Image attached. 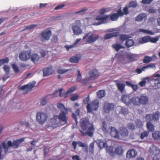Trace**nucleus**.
Here are the masks:
<instances>
[{
    "label": "nucleus",
    "instance_id": "412c9836",
    "mask_svg": "<svg viewBox=\"0 0 160 160\" xmlns=\"http://www.w3.org/2000/svg\"><path fill=\"white\" fill-rule=\"evenodd\" d=\"M115 82H116V85L118 89L121 92H123L125 88V85L123 83L120 82L118 80H116Z\"/></svg>",
    "mask_w": 160,
    "mask_h": 160
},
{
    "label": "nucleus",
    "instance_id": "f257e3e1",
    "mask_svg": "<svg viewBox=\"0 0 160 160\" xmlns=\"http://www.w3.org/2000/svg\"><path fill=\"white\" fill-rule=\"evenodd\" d=\"M58 108L60 112L57 116L59 122L56 119H52L50 125H47L46 128L48 131L50 129L52 130L58 126H62L68 123V117L67 115L68 110L66 108L64 104L61 103H57Z\"/></svg>",
    "mask_w": 160,
    "mask_h": 160
},
{
    "label": "nucleus",
    "instance_id": "37998d69",
    "mask_svg": "<svg viewBox=\"0 0 160 160\" xmlns=\"http://www.w3.org/2000/svg\"><path fill=\"white\" fill-rule=\"evenodd\" d=\"M130 37L128 35L126 34H121L119 35V38L121 41L123 42L125 40L126 41L128 38H129Z\"/></svg>",
    "mask_w": 160,
    "mask_h": 160
},
{
    "label": "nucleus",
    "instance_id": "58836bf2",
    "mask_svg": "<svg viewBox=\"0 0 160 160\" xmlns=\"http://www.w3.org/2000/svg\"><path fill=\"white\" fill-rule=\"evenodd\" d=\"M160 38V35L157 36L155 38H152L149 36V42L153 43H156L158 41Z\"/></svg>",
    "mask_w": 160,
    "mask_h": 160
},
{
    "label": "nucleus",
    "instance_id": "8fccbe9b",
    "mask_svg": "<svg viewBox=\"0 0 160 160\" xmlns=\"http://www.w3.org/2000/svg\"><path fill=\"white\" fill-rule=\"evenodd\" d=\"M91 81H92V80L91 78H89V77L83 79L81 81V83L82 85H85Z\"/></svg>",
    "mask_w": 160,
    "mask_h": 160
},
{
    "label": "nucleus",
    "instance_id": "680f3d73",
    "mask_svg": "<svg viewBox=\"0 0 160 160\" xmlns=\"http://www.w3.org/2000/svg\"><path fill=\"white\" fill-rule=\"evenodd\" d=\"M78 74L77 76L76 80L77 82H80L82 79V75L79 70H78Z\"/></svg>",
    "mask_w": 160,
    "mask_h": 160
},
{
    "label": "nucleus",
    "instance_id": "6ab92c4d",
    "mask_svg": "<svg viewBox=\"0 0 160 160\" xmlns=\"http://www.w3.org/2000/svg\"><path fill=\"white\" fill-rule=\"evenodd\" d=\"M121 99L123 102L127 105L131 103V98L130 96L126 94H123L122 96Z\"/></svg>",
    "mask_w": 160,
    "mask_h": 160
},
{
    "label": "nucleus",
    "instance_id": "052dcab7",
    "mask_svg": "<svg viewBox=\"0 0 160 160\" xmlns=\"http://www.w3.org/2000/svg\"><path fill=\"white\" fill-rule=\"evenodd\" d=\"M146 121H148L149 122L152 120V116L151 114H148L146 115Z\"/></svg>",
    "mask_w": 160,
    "mask_h": 160
},
{
    "label": "nucleus",
    "instance_id": "49530a36",
    "mask_svg": "<svg viewBox=\"0 0 160 160\" xmlns=\"http://www.w3.org/2000/svg\"><path fill=\"white\" fill-rule=\"evenodd\" d=\"M62 88H60L59 90H58L59 92V95L61 97H63L64 98H66L68 97V96L69 93H67V91L66 92H64L62 93Z\"/></svg>",
    "mask_w": 160,
    "mask_h": 160
},
{
    "label": "nucleus",
    "instance_id": "423d86ee",
    "mask_svg": "<svg viewBox=\"0 0 160 160\" xmlns=\"http://www.w3.org/2000/svg\"><path fill=\"white\" fill-rule=\"evenodd\" d=\"M58 91L56 90L53 93L48 94L46 97L42 98L40 100L41 104L42 106L45 105L47 102L48 100L54 98L58 96Z\"/></svg>",
    "mask_w": 160,
    "mask_h": 160
},
{
    "label": "nucleus",
    "instance_id": "c85d7f7f",
    "mask_svg": "<svg viewBox=\"0 0 160 160\" xmlns=\"http://www.w3.org/2000/svg\"><path fill=\"white\" fill-rule=\"evenodd\" d=\"M132 103L134 106H138L140 105L139 98L138 97H134L131 100V103Z\"/></svg>",
    "mask_w": 160,
    "mask_h": 160
},
{
    "label": "nucleus",
    "instance_id": "0eeeda50",
    "mask_svg": "<svg viewBox=\"0 0 160 160\" xmlns=\"http://www.w3.org/2000/svg\"><path fill=\"white\" fill-rule=\"evenodd\" d=\"M149 151L150 154L155 155L152 158V160H159V155L160 153V150L157 147L152 146L150 147L149 149Z\"/></svg>",
    "mask_w": 160,
    "mask_h": 160
},
{
    "label": "nucleus",
    "instance_id": "393cba45",
    "mask_svg": "<svg viewBox=\"0 0 160 160\" xmlns=\"http://www.w3.org/2000/svg\"><path fill=\"white\" fill-rule=\"evenodd\" d=\"M97 143L98 144V147L100 149L107 147V144L105 141L98 140L97 141Z\"/></svg>",
    "mask_w": 160,
    "mask_h": 160
},
{
    "label": "nucleus",
    "instance_id": "7c9ffc66",
    "mask_svg": "<svg viewBox=\"0 0 160 160\" xmlns=\"http://www.w3.org/2000/svg\"><path fill=\"white\" fill-rule=\"evenodd\" d=\"M149 42V36H145L139 38V42L141 44H143Z\"/></svg>",
    "mask_w": 160,
    "mask_h": 160
},
{
    "label": "nucleus",
    "instance_id": "f03ea898",
    "mask_svg": "<svg viewBox=\"0 0 160 160\" xmlns=\"http://www.w3.org/2000/svg\"><path fill=\"white\" fill-rule=\"evenodd\" d=\"M80 133L83 136H88L90 137L93 136L95 132V127L92 123H90L88 118H85L81 119L80 123Z\"/></svg>",
    "mask_w": 160,
    "mask_h": 160
},
{
    "label": "nucleus",
    "instance_id": "f3484780",
    "mask_svg": "<svg viewBox=\"0 0 160 160\" xmlns=\"http://www.w3.org/2000/svg\"><path fill=\"white\" fill-rule=\"evenodd\" d=\"M110 134L115 138L119 139L120 136V132L115 128L111 127L110 128Z\"/></svg>",
    "mask_w": 160,
    "mask_h": 160
},
{
    "label": "nucleus",
    "instance_id": "72a5a7b5",
    "mask_svg": "<svg viewBox=\"0 0 160 160\" xmlns=\"http://www.w3.org/2000/svg\"><path fill=\"white\" fill-rule=\"evenodd\" d=\"M94 142H92L91 143L88 149V152L89 154L90 155H94Z\"/></svg>",
    "mask_w": 160,
    "mask_h": 160
},
{
    "label": "nucleus",
    "instance_id": "603ef678",
    "mask_svg": "<svg viewBox=\"0 0 160 160\" xmlns=\"http://www.w3.org/2000/svg\"><path fill=\"white\" fill-rule=\"evenodd\" d=\"M102 130L104 132H107L108 130L107 128V124L105 121H103L102 122Z\"/></svg>",
    "mask_w": 160,
    "mask_h": 160
},
{
    "label": "nucleus",
    "instance_id": "9b49d317",
    "mask_svg": "<svg viewBox=\"0 0 160 160\" xmlns=\"http://www.w3.org/2000/svg\"><path fill=\"white\" fill-rule=\"evenodd\" d=\"M35 84V83H29L27 84L22 86H21L19 89L20 90H25L24 91L23 93L24 94H26L28 93L29 91H30L31 89L34 87Z\"/></svg>",
    "mask_w": 160,
    "mask_h": 160
},
{
    "label": "nucleus",
    "instance_id": "dca6fc26",
    "mask_svg": "<svg viewBox=\"0 0 160 160\" xmlns=\"http://www.w3.org/2000/svg\"><path fill=\"white\" fill-rule=\"evenodd\" d=\"M109 17V15H106L104 17H102L100 15L97 16L96 18V20L100 21L98 22L97 25H99L106 22L108 20Z\"/></svg>",
    "mask_w": 160,
    "mask_h": 160
},
{
    "label": "nucleus",
    "instance_id": "9d476101",
    "mask_svg": "<svg viewBox=\"0 0 160 160\" xmlns=\"http://www.w3.org/2000/svg\"><path fill=\"white\" fill-rule=\"evenodd\" d=\"M115 105L113 103H109L107 102L104 103L103 110L107 113H109L111 111L114 110Z\"/></svg>",
    "mask_w": 160,
    "mask_h": 160
},
{
    "label": "nucleus",
    "instance_id": "6e6552de",
    "mask_svg": "<svg viewBox=\"0 0 160 160\" xmlns=\"http://www.w3.org/2000/svg\"><path fill=\"white\" fill-rule=\"evenodd\" d=\"M52 34L51 31L49 28H47L44 30L41 33L42 41L44 42L49 40Z\"/></svg>",
    "mask_w": 160,
    "mask_h": 160
},
{
    "label": "nucleus",
    "instance_id": "b1692460",
    "mask_svg": "<svg viewBox=\"0 0 160 160\" xmlns=\"http://www.w3.org/2000/svg\"><path fill=\"white\" fill-rule=\"evenodd\" d=\"M140 104H146L148 102V98L147 97L141 96L139 98Z\"/></svg>",
    "mask_w": 160,
    "mask_h": 160
},
{
    "label": "nucleus",
    "instance_id": "2f4dec72",
    "mask_svg": "<svg viewBox=\"0 0 160 160\" xmlns=\"http://www.w3.org/2000/svg\"><path fill=\"white\" fill-rule=\"evenodd\" d=\"M146 15L145 13H142L136 17L135 19L136 21L142 22L146 18Z\"/></svg>",
    "mask_w": 160,
    "mask_h": 160
},
{
    "label": "nucleus",
    "instance_id": "3c124183",
    "mask_svg": "<svg viewBox=\"0 0 160 160\" xmlns=\"http://www.w3.org/2000/svg\"><path fill=\"white\" fill-rule=\"evenodd\" d=\"M12 68L15 73H17L20 72V70L18 66L15 64L12 65Z\"/></svg>",
    "mask_w": 160,
    "mask_h": 160
},
{
    "label": "nucleus",
    "instance_id": "a18cd8bd",
    "mask_svg": "<svg viewBox=\"0 0 160 160\" xmlns=\"http://www.w3.org/2000/svg\"><path fill=\"white\" fill-rule=\"evenodd\" d=\"M38 26L36 24H32L30 25L26 26L25 28L21 30V31H24L27 30H31Z\"/></svg>",
    "mask_w": 160,
    "mask_h": 160
},
{
    "label": "nucleus",
    "instance_id": "7ed1b4c3",
    "mask_svg": "<svg viewBox=\"0 0 160 160\" xmlns=\"http://www.w3.org/2000/svg\"><path fill=\"white\" fill-rule=\"evenodd\" d=\"M24 140V138H21L13 140L12 142L11 141H8L7 143V145L5 141L3 142L2 143V145L5 153V155L8 153L9 147H12L14 148H17L19 147L20 144Z\"/></svg>",
    "mask_w": 160,
    "mask_h": 160
},
{
    "label": "nucleus",
    "instance_id": "864d4df0",
    "mask_svg": "<svg viewBox=\"0 0 160 160\" xmlns=\"http://www.w3.org/2000/svg\"><path fill=\"white\" fill-rule=\"evenodd\" d=\"M140 31L144 33H146L151 35H153L154 34V32H153L150 31L143 29H140Z\"/></svg>",
    "mask_w": 160,
    "mask_h": 160
},
{
    "label": "nucleus",
    "instance_id": "a19ab883",
    "mask_svg": "<svg viewBox=\"0 0 160 160\" xmlns=\"http://www.w3.org/2000/svg\"><path fill=\"white\" fill-rule=\"evenodd\" d=\"M152 136L155 139L159 140L160 139V132L156 131L152 133Z\"/></svg>",
    "mask_w": 160,
    "mask_h": 160
},
{
    "label": "nucleus",
    "instance_id": "a878e982",
    "mask_svg": "<svg viewBox=\"0 0 160 160\" xmlns=\"http://www.w3.org/2000/svg\"><path fill=\"white\" fill-rule=\"evenodd\" d=\"M134 43V42L132 39L128 38L126 40L125 43V45L127 48H129L132 46Z\"/></svg>",
    "mask_w": 160,
    "mask_h": 160
},
{
    "label": "nucleus",
    "instance_id": "5701e85b",
    "mask_svg": "<svg viewBox=\"0 0 160 160\" xmlns=\"http://www.w3.org/2000/svg\"><path fill=\"white\" fill-rule=\"evenodd\" d=\"M154 83L152 88L153 89H157L160 88V78H158L153 80Z\"/></svg>",
    "mask_w": 160,
    "mask_h": 160
},
{
    "label": "nucleus",
    "instance_id": "473e14b6",
    "mask_svg": "<svg viewBox=\"0 0 160 160\" xmlns=\"http://www.w3.org/2000/svg\"><path fill=\"white\" fill-rule=\"evenodd\" d=\"M146 127L149 132H153L154 131V126L151 122H148L147 123Z\"/></svg>",
    "mask_w": 160,
    "mask_h": 160
},
{
    "label": "nucleus",
    "instance_id": "ddd939ff",
    "mask_svg": "<svg viewBox=\"0 0 160 160\" xmlns=\"http://www.w3.org/2000/svg\"><path fill=\"white\" fill-rule=\"evenodd\" d=\"M89 78L92 80L97 79L100 76L98 71L96 68L91 70L88 72Z\"/></svg>",
    "mask_w": 160,
    "mask_h": 160
},
{
    "label": "nucleus",
    "instance_id": "f704fd0d",
    "mask_svg": "<svg viewBox=\"0 0 160 160\" xmlns=\"http://www.w3.org/2000/svg\"><path fill=\"white\" fill-rule=\"evenodd\" d=\"M97 94L98 97L99 99H101L105 96L106 92L104 90H99L97 92Z\"/></svg>",
    "mask_w": 160,
    "mask_h": 160
},
{
    "label": "nucleus",
    "instance_id": "e2e57ef3",
    "mask_svg": "<svg viewBox=\"0 0 160 160\" xmlns=\"http://www.w3.org/2000/svg\"><path fill=\"white\" fill-rule=\"evenodd\" d=\"M137 5V4L136 2L132 1L129 4V6L131 7H136Z\"/></svg>",
    "mask_w": 160,
    "mask_h": 160
},
{
    "label": "nucleus",
    "instance_id": "bf43d9fd",
    "mask_svg": "<svg viewBox=\"0 0 160 160\" xmlns=\"http://www.w3.org/2000/svg\"><path fill=\"white\" fill-rule=\"evenodd\" d=\"M3 68L4 71L6 72V74L8 75L10 71L9 67L7 65H4L3 66Z\"/></svg>",
    "mask_w": 160,
    "mask_h": 160
},
{
    "label": "nucleus",
    "instance_id": "de8ad7c7",
    "mask_svg": "<svg viewBox=\"0 0 160 160\" xmlns=\"http://www.w3.org/2000/svg\"><path fill=\"white\" fill-rule=\"evenodd\" d=\"M159 113L158 112H156L152 115V120H154L155 121H158L159 119Z\"/></svg>",
    "mask_w": 160,
    "mask_h": 160
},
{
    "label": "nucleus",
    "instance_id": "6e6d98bb",
    "mask_svg": "<svg viewBox=\"0 0 160 160\" xmlns=\"http://www.w3.org/2000/svg\"><path fill=\"white\" fill-rule=\"evenodd\" d=\"M135 123L138 128H141L143 125L142 122L139 119H137L135 121Z\"/></svg>",
    "mask_w": 160,
    "mask_h": 160
},
{
    "label": "nucleus",
    "instance_id": "20e7f679",
    "mask_svg": "<svg viewBox=\"0 0 160 160\" xmlns=\"http://www.w3.org/2000/svg\"><path fill=\"white\" fill-rule=\"evenodd\" d=\"M99 102L98 100L92 101L88 103L86 107L88 113H90L97 111L99 107Z\"/></svg>",
    "mask_w": 160,
    "mask_h": 160
},
{
    "label": "nucleus",
    "instance_id": "2eb2a0df",
    "mask_svg": "<svg viewBox=\"0 0 160 160\" xmlns=\"http://www.w3.org/2000/svg\"><path fill=\"white\" fill-rule=\"evenodd\" d=\"M43 75L44 77L48 76L54 73L51 66L45 68L43 69Z\"/></svg>",
    "mask_w": 160,
    "mask_h": 160
},
{
    "label": "nucleus",
    "instance_id": "5fc2aeb1",
    "mask_svg": "<svg viewBox=\"0 0 160 160\" xmlns=\"http://www.w3.org/2000/svg\"><path fill=\"white\" fill-rule=\"evenodd\" d=\"M57 71L58 73L62 74L68 71H69V69H61V68H58L57 70Z\"/></svg>",
    "mask_w": 160,
    "mask_h": 160
},
{
    "label": "nucleus",
    "instance_id": "4468645a",
    "mask_svg": "<svg viewBox=\"0 0 160 160\" xmlns=\"http://www.w3.org/2000/svg\"><path fill=\"white\" fill-rule=\"evenodd\" d=\"M124 150L122 146H118L116 148L114 152L113 151H111L109 152V154L111 156H112L114 155L115 153L119 155H121L122 154Z\"/></svg>",
    "mask_w": 160,
    "mask_h": 160
},
{
    "label": "nucleus",
    "instance_id": "1a4fd4ad",
    "mask_svg": "<svg viewBox=\"0 0 160 160\" xmlns=\"http://www.w3.org/2000/svg\"><path fill=\"white\" fill-rule=\"evenodd\" d=\"M31 52L28 51H23L19 54V57L20 60L27 61L30 58Z\"/></svg>",
    "mask_w": 160,
    "mask_h": 160
},
{
    "label": "nucleus",
    "instance_id": "0e129e2a",
    "mask_svg": "<svg viewBox=\"0 0 160 160\" xmlns=\"http://www.w3.org/2000/svg\"><path fill=\"white\" fill-rule=\"evenodd\" d=\"M120 112L124 115L127 114L128 113V109L124 108H122Z\"/></svg>",
    "mask_w": 160,
    "mask_h": 160
},
{
    "label": "nucleus",
    "instance_id": "13d9d810",
    "mask_svg": "<svg viewBox=\"0 0 160 160\" xmlns=\"http://www.w3.org/2000/svg\"><path fill=\"white\" fill-rule=\"evenodd\" d=\"M127 128L129 130H133L135 129L134 125L132 123H129L127 125Z\"/></svg>",
    "mask_w": 160,
    "mask_h": 160
},
{
    "label": "nucleus",
    "instance_id": "338daca9",
    "mask_svg": "<svg viewBox=\"0 0 160 160\" xmlns=\"http://www.w3.org/2000/svg\"><path fill=\"white\" fill-rule=\"evenodd\" d=\"M76 88H77L76 87H71L67 91V93H68L69 94H71L75 91L76 90Z\"/></svg>",
    "mask_w": 160,
    "mask_h": 160
},
{
    "label": "nucleus",
    "instance_id": "c9c22d12",
    "mask_svg": "<svg viewBox=\"0 0 160 160\" xmlns=\"http://www.w3.org/2000/svg\"><path fill=\"white\" fill-rule=\"evenodd\" d=\"M120 134L123 137H127L128 134V132L126 128H122L120 129Z\"/></svg>",
    "mask_w": 160,
    "mask_h": 160
},
{
    "label": "nucleus",
    "instance_id": "4be33fe9",
    "mask_svg": "<svg viewBox=\"0 0 160 160\" xmlns=\"http://www.w3.org/2000/svg\"><path fill=\"white\" fill-rule=\"evenodd\" d=\"M137 154V152L134 149L128 151L127 153V157L128 158L135 157Z\"/></svg>",
    "mask_w": 160,
    "mask_h": 160
},
{
    "label": "nucleus",
    "instance_id": "79ce46f5",
    "mask_svg": "<svg viewBox=\"0 0 160 160\" xmlns=\"http://www.w3.org/2000/svg\"><path fill=\"white\" fill-rule=\"evenodd\" d=\"M109 18L112 21H116L118 18V14L116 13H114L112 14L109 15Z\"/></svg>",
    "mask_w": 160,
    "mask_h": 160
},
{
    "label": "nucleus",
    "instance_id": "69168bd1",
    "mask_svg": "<svg viewBox=\"0 0 160 160\" xmlns=\"http://www.w3.org/2000/svg\"><path fill=\"white\" fill-rule=\"evenodd\" d=\"M148 79V78H145L142 81H141L139 83V84L140 86L142 87H143L144 86H145V85L146 84V80Z\"/></svg>",
    "mask_w": 160,
    "mask_h": 160
},
{
    "label": "nucleus",
    "instance_id": "4d7b16f0",
    "mask_svg": "<svg viewBox=\"0 0 160 160\" xmlns=\"http://www.w3.org/2000/svg\"><path fill=\"white\" fill-rule=\"evenodd\" d=\"M58 41V38L57 35H53L51 39V41L52 43H55L57 42Z\"/></svg>",
    "mask_w": 160,
    "mask_h": 160
},
{
    "label": "nucleus",
    "instance_id": "bb28decb",
    "mask_svg": "<svg viewBox=\"0 0 160 160\" xmlns=\"http://www.w3.org/2000/svg\"><path fill=\"white\" fill-rule=\"evenodd\" d=\"M31 60L34 63H35L38 62L40 59L39 56L36 53H34L31 54L30 57Z\"/></svg>",
    "mask_w": 160,
    "mask_h": 160
},
{
    "label": "nucleus",
    "instance_id": "e433bc0d",
    "mask_svg": "<svg viewBox=\"0 0 160 160\" xmlns=\"http://www.w3.org/2000/svg\"><path fill=\"white\" fill-rule=\"evenodd\" d=\"M112 48L115 49L116 51H118L121 48H124L125 47L120 44H114L112 45Z\"/></svg>",
    "mask_w": 160,
    "mask_h": 160
},
{
    "label": "nucleus",
    "instance_id": "4c0bfd02",
    "mask_svg": "<svg viewBox=\"0 0 160 160\" xmlns=\"http://www.w3.org/2000/svg\"><path fill=\"white\" fill-rule=\"evenodd\" d=\"M78 144L80 147L82 148L86 147L85 152L86 153H88V146L87 144H85L80 141H78Z\"/></svg>",
    "mask_w": 160,
    "mask_h": 160
},
{
    "label": "nucleus",
    "instance_id": "cd10ccee",
    "mask_svg": "<svg viewBox=\"0 0 160 160\" xmlns=\"http://www.w3.org/2000/svg\"><path fill=\"white\" fill-rule=\"evenodd\" d=\"M119 34V33L117 32L107 34L105 35L104 38L106 39H109L112 37H117L118 36Z\"/></svg>",
    "mask_w": 160,
    "mask_h": 160
},
{
    "label": "nucleus",
    "instance_id": "f8f14e48",
    "mask_svg": "<svg viewBox=\"0 0 160 160\" xmlns=\"http://www.w3.org/2000/svg\"><path fill=\"white\" fill-rule=\"evenodd\" d=\"M99 38L98 35L94 33H90L87 38L86 42L87 43H93L97 40Z\"/></svg>",
    "mask_w": 160,
    "mask_h": 160
},
{
    "label": "nucleus",
    "instance_id": "c03bdc74",
    "mask_svg": "<svg viewBox=\"0 0 160 160\" xmlns=\"http://www.w3.org/2000/svg\"><path fill=\"white\" fill-rule=\"evenodd\" d=\"M152 60V57L145 56L143 60V62L145 63H148L151 62Z\"/></svg>",
    "mask_w": 160,
    "mask_h": 160
},
{
    "label": "nucleus",
    "instance_id": "ea45409f",
    "mask_svg": "<svg viewBox=\"0 0 160 160\" xmlns=\"http://www.w3.org/2000/svg\"><path fill=\"white\" fill-rule=\"evenodd\" d=\"M149 134V131H144L142 132L140 135V138L142 139H143L145 138H147Z\"/></svg>",
    "mask_w": 160,
    "mask_h": 160
},
{
    "label": "nucleus",
    "instance_id": "09e8293b",
    "mask_svg": "<svg viewBox=\"0 0 160 160\" xmlns=\"http://www.w3.org/2000/svg\"><path fill=\"white\" fill-rule=\"evenodd\" d=\"M88 10V9L86 7H84L82 8L81 10L78 11L76 12H74L75 14H84L85 12L87 11Z\"/></svg>",
    "mask_w": 160,
    "mask_h": 160
},
{
    "label": "nucleus",
    "instance_id": "39448f33",
    "mask_svg": "<svg viewBox=\"0 0 160 160\" xmlns=\"http://www.w3.org/2000/svg\"><path fill=\"white\" fill-rule=\"evenodd\" d=\"M48 118V116L43 112H38L37 113L36 121L41 125H43L46 121Z\"/></svg>",
    "mask_w": 160,
    "mask_h": 160
},
{
    "label": "nucleus",
    "instance_id": "774afa93",
    "mask_svg": "<svg viewBox=\"0 0 160 160\" xmlns=\"http://www.w3.org/2000/svg\"><path fill=\"white\" fill-rule=\"evenodd\" d=\"M79 97L78 95H73L70 98V100L72 101H75L78 99Z\"/></svg>",
    "mask_w": 160,
    "mask_h": 160
},
{
    "label": "nucleus",
    "instance_id": "c756f323",
    "mask_svg": "<svg viewBox=\"0 0 160 160\" xmlns=\"http://www.w3.org/2000/svg\"><path fill=\"white\" fill-rule=\"evenodd\" d=\"M81 59L77 55L72 57L69 59L70 62L71 63H77Z\"/></svg>",
    "mask_w": 160,
    "mask_h": 160
},
{
    "label": "nucleus",
    "instance_id": "a211bd4d",
    "mask_svg": "<svg viewBox=\"0 0 160 160\" xmlns=\"http://www.w3.org/2000/svg\"><path fill=\"white\" fill-rule=\"evenodd\" d=\"M155 64H148L143 67L142 68H138L136 70V72L138 74L141 73L142 71H144L146 69L155 68Z\"/></svg>",
    "mask_w": 160,
    "mask_h": 160
},
{
    "label": "nucleus",
    "instance_id": "aec40b11",
    "mask_svg": "<svg viewBox=\"0 0 160 160\" xmlns=\"http://www.w3.org/2000/svg\"><path fill=\"white\" fill-rule=\"evenodd\" d=\"M80 27L77 25H74L72 27V29L74 34L78 35L82 33V31Z\"/></svg>",
    "mask_w": 160,
    "mask_h": 160
}]
</instances>
